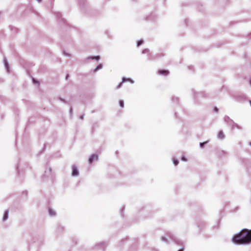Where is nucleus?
<instances>
[{"mask_svg":"<svg viewBox=\"0 0 251 251\" xmlns=\"http://www.w3.org/2000/svg\"><path fill=\"white\" fill-rule=\"evenodd\" d=\"M172 100L174 102H177L178 101V98H173L172 99Z\"/></svg>","mask_w":251,"mask_h":251,"instance_id":"obj_23","label":"nucleus"},{"mask_svg":"<svg viewBox=\"0 0 251 251\" xmlns=\"http://www.w3.org/2000/svg\"><path fill=\"white\" fill-rule=\"evenodd\" d=\"M8 214H9V211L8 210H5L4 213V215H3V221H6L8 218Z\"/></svg>","mask_w":251,"mask_h":251,"instance_id":"obj_13","label":"nucleus"},{"mask_svg":"<svg viewBox=\"0 0 251 251\" xmlns=\"http://www.w3.org/2000/svg\"><path fill=\"white\" fill-rule=\"evenodd\" d=\"M60 100H61V101H62V102H65V100H63V99H61V98H60Z\"/></svg>","mask_w":251,"mask_h":251,"instance_id":"obj_29","label":"nucleus"},{"mask_svg":"<svg viewBox=\"0 0 251 251\" xmlns=\"http://www.w3.org/2000/svg\"><path fill=\"white\" fill-rule=\"evenodd\" d=\"M57 16L58 18H60L61 17V14L60 13H57Z\"/></svg>","mask_w":251,"mask_h":251,"instance_id":"obj_26","label":"nucleus"},{"mask_svg":"<svg viewBox=\"0 0 251 251\" xmlns=\"http://www.w3.org/2000/svg\"><path fill=\"white\" fill-rule=\"evenodd\" d=\"M38 2H41L42 1V0H37Z\"/></svg>","mask_w":251,"mask_h":251,"instance_id":"obj_32","label":"nucleus"},{"mask_svg":"<svg viewBox=\"0 0 251 251\" xmlns=\"http://www.w3.org/2000/svg\"><path fill=\"white\" fill-rule=\"evenodd\" d=\"M87 59H96V60L98 61L100 59V57L99 56H90L88 57Z\"/></svg>","mask_w":251,"mask_h":251,"instance_id":"obj_16","label":"nucleus"},{"mask_svg":"<svg viewBox=\"0 0 251 251\" xmlns=\"http://www.w3.org/2000/svg\"><path fill=\"white\" fill-rule=\"evenodd\" d=\"M227 154L228 153L227 152L223 150H219L217 152V156L220 158H222L223 157L227 156Z\"/></svg>","mask_w":251,"mask_h":251,"instance_id":"obj_3","label":"nucleus"},{"mask_svg":"<svg viewBox=\"0 0 251 251\" xmlns=\"http://www.w3.org/2000/svg\"><path fill=\"white\" fill-rule=\"evenodd\" d=\"M250 104H251V100L250 101Z\"/></svg>","mask_w":251,"mask_h":251,"instance_id":"obj_39","label":"nucleus"},{"mask_svg":"<svg viewBox=\"0 0 251 251\" xmlns=\"http://www.w3.org/2000/svg\"><path fill=\"white\" fill-rule=\"evenodd\" d=\"M149 51H150V50H149L148 49H146L142 51V53H143V54H145V53H148V59L149 60H153V59H155V57H153L152 56L151 54L150 53H149Z\"/></svg>","mask_w":251,"mask_h":251,"instance_id":"obj_5","label":"nucleus"},{"mask_svg":"<svg viewBox=\"0 0 251 251\" xmlns=\"http://www.w3.org/2000/svg\"><path fill=\"white\" fill-rule=\"evenodd\" d=\"M49 172H50L51 171V169H49Z\"/></svg>","mask_w":251,"mask_h":251,"instance_id":"obj_40","label":"nucleus"},{"mask_svg":"<svg viewBox=\"0 0 251 251\" xmlns=\"http://www.w3.org/2000/svg\"><path fill=\"white\" fill-rule=\"evenodd\" d=\"M208 142V141H205V142H202V143H200V146L201 148H203L204 147V146L207 144V143Z\"/></svg>","mask_w":251,"mask_h":251,"instance_id":"obj_19","label":"nucleus"},{"mask_svg":"<svg viewBox=\"0 0 251 251\" xmlns=\"http://www.w3.org/2000/svg\"><path fill=\"white\" fill-rule=\"evenodd\" d=\"M98 159V156L96 154L92 155L89 159V163L90 164L92 163L94 160H97Z\"/></svg>","mask_w":251,"mask_h":251,"instance_id":"obj_7","label":"nucleus"},{"mask_svg":"<svg viewBox=\"0 0 251 251\" xmlns=\"http://www.w3.org/2000/svg\"><path fill=\"white\" fill-rule=\"evenodd\" d=\"M80 1V3H81V0H79ZM83 2H84V0H82Z\"/></svg>","mask_w":251,"mask_h":251,"instance_id":"obj_36","label":"nucleus"},{"mask_svg":"<svg viewBox=\"0 0 251 251\" xmlns=\"http://www.w3.org/2000/svg\"><path fill=\"white\" fill-rule=\"evenodd\" d=\"M102 67V65L100 64H99V65H98V66L95 68V69L94 70V72H96L97 71H98V70L101 69Z\"/></svg>","mask_w":251,"mask_h":251,"instance_id":"obj_18","label":"nucleus"},{"mask_svg":"<svg viewBox=\"0 0 251 251\" xmlns=\"http://www.w3.org/2000/svg\"><path fill=\"white\" fill-rule=\"evenodd\" d=\"M214 110L215 112H217L218 111V108L216 107H215L214 108Z\"/></svg>","mask_w":251,"mask_h":251,"instance_id":"obj_27","label":"nucleus"},{"mask_svg":"<svg viewBox=\"0 0 251 251\" xmlns=\"http://www.w3.org/2000/svg\"><path fill=\"white\" fill-rule=\"evenodd\" d=\"M72 110H73V109L72 107L70 108V113L71 114L72 113Z\"/></svg>","mask_w":251,"mask_h":251,"instance_id":"obj_30","label":"nucleus"},{"mask_svg":"<svg viewBox=\"0 0 251 251\" xmlns=\"http://www.w3.org/2000/svg\"><path fill=\"white\" fill-rule=\"evenodd\" d=\"M119 104L122 108L124 107V101L123 100H120L119 101Z\"/></svg>","mask_w":251,"mask_h":251,"instance_id":"obj_21","label":"nucleus"},{"mask_svg":"<svg viewBox=\"0 0 251 251\" xmlns=\"http://www.w3.org/2000/svg\"><path fill=\"white\" fill-rule=\"evenodd\" d=\"M79 172L77 168V167L73 165L72 166V175L73 176H77L78 175Z\"/></svg>","mask_w":251,"mask_h":251,"instance_id":"obj_4","label":"nucleus"},{"mask_svg":"<svg viewBox=\"0 0 251 251\" xmlns=\"http://www.w3.org/2000/svg\"><path fill=\"white\" fill-rule=\"evenodd\" d=\"M64 54H65L66 55H69L68 53H65V52H64Z\"/></svg>","mask_w":251,"mask_h":251,"instance_id":"obj_34","label":"nucleus"},{"mask_svg":"<svg viewBox=\"0 0 251 251\" xmlns=\"http://www.w3.org/2000/svg\"><path fill=\"white\" fill-rule=\"evenodd\" d=\"M225 136L223 132V131L221 130L219 132L217 135V138L219 140H223L225 138Z\"/></svg>","mask_w":251,"mask_h":251,"instance_id":"obj_9","label":"nucleus"},{"mask_svg":"<svg viewBox=\"0 0 251 251\" xmlns=\"http://www.w3.org/2000/svg\"><path fill=\"white\" fill-rule=\"evenodd\" d=\"M33 80L34 82H37L34 79H33Z\"/></svg>","mask_w":251,"mask_h":251,"instance_id":"obj_35","label":"nucleus"},{"mask_svg":"<svg viewBox=\"0 0 251 251\" xmlns=\"http://www.w3.org/2000/svg\"><path fill=\"white\" fill-rule=\"evenodd\" d=\"M249 145L251 146V142H249Z\"/></svg>","mask_w":251,"mask_h":251,"instance_id":"obj_38","label":"nucleus"},{"mask_svg":"<svg viewBox=\"0 0 251 251\" xmlns=\"http://www.w3.org/2000/svg\"><path fill=\"white\" fill-rule=\"evenodd\" d=\"M106 246V245L105 243H100L97 245V247H99L100 249H104Z\"/></svg>","mask_w":251,"mask_h":251,"instance_id":"obj_12","label":"nucleus"},{"mask_svg":"<svg viewBox=\"0 0 251 251\" xmlns=\"http://www.w3.org/2000/svg\"><path fill=\"white\" fill-rule=\"evenodd\" d=\"M224 121L227 125L230 126H231L232 124L234 122V121L227 116H226L224 117Z\"/></svg>","mask_w":251,"mask_h":251,"instance_id":"obj_6","label":"nucleus"},{"mask_svg":"<svg viewBox=\"0 0 251 251\" xmlns=\"http://www.w3.org/2000/svg\"><path fill=\"white\" fill-rule=\"evenodd\" d=\"M127 81L131 82L132 83H133L134 82V81L129 78H126L125 77H123L122 79V82H125Z\"/></svg>","mask_w":251,"mask_h":251,"instance_id":"obj_17","label":"nucleus"},{"mask_svg":"<svg viewBox=\"0 0 251 251\" xmlns=\"http://www.w3.org/2000/svg\"><path fill=\"white\" fill-rule=\"evenodd\" d=\"M232 242L237 245H246L251 243V229H244L234 235Z\"/></svg>","mask_w":251,"mask_h":251,"instance_id":"obj_1","label":"nucleus"},{"mask_svg":"<svg viewBox=\"0 0 251 251\" xmlns=\"http://www.w3.org/2000/svg\"><path fill=\"white\" fill-rule=\"evenodd\" d=\"M181 160L183 161H186L187 160V158L185 156H183L181 157Z\"/></svg>","mask_w":251,"mask_h":251,"instance_id":"obj_25","label":"nucleus"},{"mask_svg":"<svg viewBox=\"0 0 251 251\" xmlns=\"http://www.w3.org/2000/svg\"><path fill=\"white\" fill-rule=\"evenodd\" d=\"M84 118V115H81L80 117V119L82 120Z\"/></svg>","mask_w":251,"mask_h":251,"instance_id":"obj_28","label":"nucleus"},{"mask_svg":"<svg viewBox=\"0 0 251 251\" xmlns=\"http://www.w3.org/2000/svg\"><path fill=\"white\" fill-rule=\"evenodd\" d=\"M4 66L5 67V69H6V71L7 72H9V66L8 65V63L6 59V58H4Z\"/></svg>","mask_w":251,"mask_h":251,"instance_id":"obj_11","label":"nucleus"},{"mask_svg":"<svg viewBox=\"0 0 251 251\" xmlns=\"http://www.w3.org/2000/svg\"><path fill=\"white\" fill-rule=\"evenodd\" d=\"M49 213L51 216H54L56 215V213L51 208H49Z\"/></svg>","mask_w":251,"mask_h":251,"instance_id":"obj_15","label":"nucleus"},{"mask_svg":"<svg viewBox=\"0 0 251 251\" xmlns=\"http://www.w3.org/2000/svg\"><path fill=\"white\" fill-rule=\"evenodd\" d=\"M184 251V249H183V248H182L181 249H180L178 251Z\"/></svg>","mask_w":251,"mask_h":251,"instance_id":"obj_31","label":"nucleus"},{"mask_svg":"<svg viewBox=\"0 0 251 251\" xmlns=\"http://www.w3.org/2000/svg\"><path fill=\"white\" fill-rule=\"evenodd\" d=\"M159 75H167L169 74V71L167 70H161L158 71Z\"/></svg>","mask_w":251,"mask_h":251,"instance_id":"obj_10","label":"nucleus"},{"mask_svg":"<svg viewBox=\"0 0 251 251\" xmlns=\"http://www.w3.org/2000/svg\"><path fill=\"white\" fill-rule=\"evenodd\" d=\"M168 239L174 241L176 244L178 245H182L183 242L178 240L175 235L171 232H167L165 236H162L161 240L162 241L165 242L167 244L169 243Z\"/></svg>","mask_w":251,"mask_h":251,"instance_id":"obj_2","label":"nucleus"},{"mask_svg":"<svg viewBox=\"0 0 251 251\" xmlns=\"http://www.w3.org/2000/svg\"><path fill=\"white\" fill-rule=\"evenodd\" d=\"M68 77H69V75H67L66 76V78L67 79Z\"/></svg>","mask_w":251,"mask_h":251,"instance_id":"obj_33","label":"nucleus"},{"mask_svg":"<svg viewBox=\"0 0 251 251\" xmlns=\"http://www.w3.org/2000/svg\"><path fill=\"white\" fill-rule=\"evenodd\" d=\"M63 231H64L63 226H62L60 225H59L57 226V227L56 228V232L58 234H61V233L63 232Z\"/></svg>","mask_w":251,"mask_h":251,"instance_id":"obj_8","label":"nucleus"},{"mask_svg":"<svg viewBox=\"0 0 251 251\" xmlns=\"http://www.w3.org/2000/svg\"><path fill=\"white\" fill-rule=\"evenodd\" d=\"M123 82H122L120 83L117 86L116 89H118L120 88H121L122 87V85H123Z\"/></svg>","mask_w":251,"mask_h":251,"instance_id":"obj_24","label":"nucleus"},{"mask_svg":"<svg viewBox=\"0 0 251 251\" xmlns=\"http://www.w3.org/2000/svg\"><path fill=\"white\" fill-rule=\"evenodd\" d=\"M143 40H140L139 41H138L137 43V47L140 46L141 45H142L143 44Z\"/></svg>","mask_w":251,"mask_h":251,"instance_id":"obj_20","label":"nucleus"},{"mask_svg":"<svg viewBox=\"0 0 251 251\" xmlns=\"http://www.w3.org/2000/svg\"><path fill=\"white\" fill-rule=\"evenodd\" d=\"M173 163H174V164L176 166L178 164V161L176 159H175V158L173 159Z\"/></svg>","mask_w":251,"mask_h":251,"instance_id":"obj_22","label":"nucleus"},{"mask_svg":"<svg viewBox=\"0 0 251 251\" xmlns=\"http://www.w3.org/2000/svg\"><path fill=\"white\" fill-rule=\"evenodd\" d=\"M231 128L234 129V128H237L238 129H242L241 127L238 125L236 123L233 122L231 126Z\"/></svg>","mask_w":251,"mask_h":251,"instance_id":"obj_14","label":"nucleus"},{"mask_svg":"<svg viewBox=\"0 0 251 251\" xmlns=\"http://www.w3.org/2000/svg\"><path fill=\"white\" fill-rule=\"evenodd\" d=\"M250 84L251 85V80H250Z\"/></svg>","mask_w":251,"mask_h":251,"instance_id":"obj_37","label":"nucleus"}]
</instances>
